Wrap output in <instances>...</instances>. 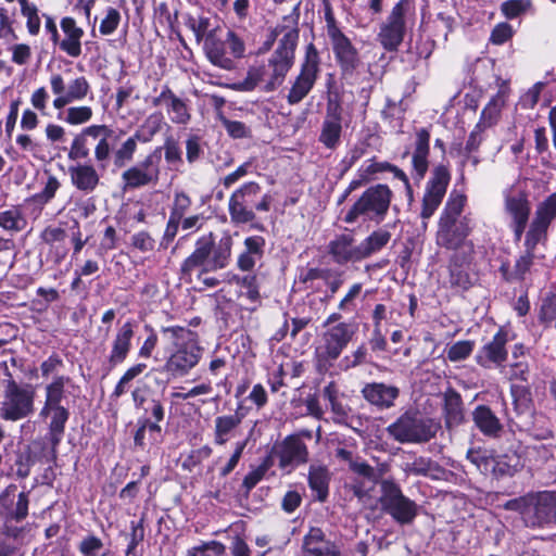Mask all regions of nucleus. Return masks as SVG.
<instances>
[{"instance_id":"1","label":"nucleus","mask_w":556,"mask_h":556,"mask_svg":"<svg viewBox=\"0 0 556 556\" xmlns=\"http://www.w3.org/2000/svg\"><path fill=\"white\" fill-rule=\"evenodd\" d=\"M164 125L160 112L148 115L139 128L117 148L118 135L105 124H92L84 127L71 142L67 157L71 161L87 159L91 151L93 161L100 168L108 169L111 162L121 168L130 164L138 151V143L150 142Z\"/></svg>"},{"instance_id":"2","label":"nucleus","mask_w":556,"mask_h":556,"mask_svg":"<svg viewBox=\"0 0 556 556\" xmlns=\"http://www.w3.org/2000/svg\"><path fill=\"white\" fill-rule=\"evenodd\" d=\"M298 39V30H288L279 40L266 64H255L249 67L245 78L239 84V89L252 91L262 83L264 84L263 89L267 92L280 87L293 65Z\"/></svg>"},{"instance_id":"3","label":"nucleus","mask_w":556,"mask_h":556,"mask_svg":"<svg viewBox=\"0 0 556 556\" xmlns=\"http://www.w3.org/2000/svg\"><path fill=\"white\" fill-rule=\"evenodd\" d=\"M162 341L168 353L162 371L169 379L187 376L200 362L202 348L195 332L186 327L169 326L161 328Z\"/></svg>"},{"instance_id":"4","label":"nucleus","mask_w":556,"mask_h":556,"mask_svg":"<svg viewBox=\"0 0 556 556\" xmlns=\"http://www.w3.org/2000/svg\"><path fill=\"white\" fill-rule=\"evenodd\" d=\"M232 239L229 235L217 242L213 235L200 237L195 241L193 252L182 262L180 271L184 277L197 273L198 279L203 275L226 268L230 264Z\"/></svg>"},{"instance_id":"5","label":"nucleus","mask_w":556,"mask_h":556,"mask_svg":"<svg viewBox=\"0 0 556 556\" xmlns=\"http://www.w3.org/2000/svg\"><path fill=\"white\" fill-rule=\"evenodd\" d=\"M467 202V197L453 190L444 205L439 219L437 231V244L448 250L457 251L468 245L466 238L471 231V218L468 215L462 216Z\"/></svg>"},{"instance_id":"6","label":"nucleus","mask_w":556,"mask_h":556,"mask_svg":"<svg viewBox=\"0 0 556 556\" xmlns=\"http://www.w3.org/2000/svg\"><path fill=\"white\" fill-rule=\"evenodd\" d=\"M391 189L383 184L367 188L344 216V222L353 224L359 218L380 224L384 220L392 201Z\"/></svg>"},{"instance_id":"7","label":"nucleus","mask_w":556,"mask_h":556,"mask_svg":"<svg viewBox=\"0 0 556 556\" xmlns=\"http://www.w3.org/2000/svg\"><path fill=\"white\" fill-rule=\"evenodd\" d=\"M4 384L0 403V418L7 421H17L34 413L36 391L31 384H18L10 374Z\"/></svg>"},{"instance_id":"8","label":"nucleus","mask_w":556,"mask_h":556,"mask_svg":"<svg viewBox=\"0 0 556 556\" xmlns=\"http://www.w3.org/2000/svg\"><path fill=\"white\" fill-rule=\"evenodd\" d=\"M379 503L382 511L389 515L399 525H410L418 515V505L404 495L400 484L393 479L379 481Z\"/></svg>"},{"instance_id":"9","label":"nucleus","mask_w":556,"mask_h":556,"mask_svg":"<svg viewBox=\"0 0 556 556\" xmlns=\"http://www.w3.org/2000/svg\"><path fill=\"white\" fill-rule=\"evenodd\" d=\"M439 429L440 425L431 418L405 413L387 431L400 443H424L434 438Z\"/></svg>"},{"instance_id":"10","label":"nucleus","mask_w":556,"mask_h":556,"mask_svg":"<svg viewBox=\"0 0 556 556\" xmlns=\"http://www.w3.org/2000/svg\"><path fill=\"white\" fill-rule=\"evenodd\" d=\"M414 7L412 0H399L380 25L377 40L387 51H396L406 33L407 16Z\"/></svg>"},{"instance_id":"11","label":"nucleus","mask_w":556,"mask_h":556,"mask_svg":"<svg viewBox=\"0 0 556 556\" xmlns=\"http://www.w3.org/2000/svg\"><path fill=\"white\" fill-rule=\"evenodd\" d=\"M161 175V148H155L146 157L122 173L124 190L155 186Z\"/></svg>"},{"instance_id":"12","label":"nucleus","mask_w":556,"mask_h":556,"mask_svg":"<svg viewBox=\"0 0 556 556\" xmlns=\"http://www.w3.org/2000/svg\"><path fill=\"white\" fill-rule=\"evenodd\" d=\"M53 99V108L62 110L66 105L80 102L91 93V86L85 76H77L65 81L64 77L59 73H53L49 78Z\"/></svg>"},{"instance_id":"13","label":"nucleus","mask_w":556,"mask_h":556,"mask_svg":"<svg viewBox=\"0 0 556 556\" xmlns=\"http://www.w3.org/2000/svg\"><path fill=\"white\" fill-rule=\"evenodd\" d=\"M319 54L313 43L306 47L305 59L301 65L300 74L294 79L287 101L289 104L301 102L313 89L319 73Z\"/></svg>"},{"instance_id":"14","label":"nucleus","mask_w":556,"mask_h":556,"mask_svg":"<svg viewBox=\"0 0 556 556\" xmlns=\"http://www.w3.org/2000/svg\"><path fill=\"white\" fill-rule=\"evenodd\" d=\"M355 333V327L349 323H339L330 326L320 338L316 349L317 355L323 362H333L339 358L342 351L351 342Z\"/></svg>"},{"instance_id":"15","label":"nucleus","mask_w":556,"mask_h":556,"mask_svg":"<svg viewBox=\"0 0 556 556\" xmlns=\"http://www.w3.org/2000/svg\"><path fill=\"white\" fill-rule=\"evenodd\" d=\"M261 193V186L249 181L236 189L229 198L228 212L233 224H247L255 219L253 203Z\"/></svg>"},{"instance_id":"16","label":"nucleus","mask_w":556,"mask_h":556,"mask_svg":"<svg viewBox=\"0 0 556 556\" xmlns=\"http://www.w3.org/2000/svg\"><path fill=\"white\" fill-rule=\"evenodd\" d=\"M450 180L451 174L445 165L440 164L433 168L431 177L427 181L422 198V207L420 212L422 219L430 218L440 206L446 193Z\"/></svg>"},{"instance_id":"17","label":"nucleus","mask_w":556,"mask_h":556,"mask_svg":"<svg viewBox=\"0 0 556 556\" xmlns=\"http://www.w3.org/2000/svg\"><path fill=\"white\" fill-rule=\"evenodd\" d=\"M523 521L528 527L556 522V493L546 491L530 497L523 509Z\"/></svg>"},{"instance_id":"18","label":"nucleus","mask_w":556,"mask_h":556,"mask_svg":"<svg viewBox=\"0 0 556 556\" xmlns=\"http://www.w3.org/2000/svg\"><path fill=\"white\" fill-rule=\"evenodd\" d=\"M274 455L278 458L281 469L292 470L298 466L307 463L308 450L299 435H287L274 447Z\"/></svg>"},{"instance_id":"19","label":"nucleus","mask_w":556,"mask_h":556,"mask_svg":"<svg viewBox=\"0 0 556 556\" xmlns=\"http://www.w3.org/2000/svg\"><path fill=\"white\" fill-rule=\"evenodd\" d=\"M341 135L342 108L338 101L329 99L318 140L327 149L334 150L341 143Z\"/></svg>"},{"instance_id":"20","label":"nucleus","mask_w":556,"mask_h":556,"mask_svg":"<svg viewBox=\"0 0 556 556\" xmlns=\"http://www.w3.org/2000/svg\"><path fill=\"white\" fill-rule=\"evenodd\" d=\"M327 252L333 263L346 265L349 263L361 262L359 243L353 231H345L336 235L327 245Z\"/></svg>"},{"instance_id":"21","label":"nucleus","mask_w":556,"mask_h":556,"mask_svg":"<svg viewBox=\"0 0 556 556\" xmlns=\"http://www.w3.org/2000/svg\"><path fill=\"white\" fill-rule=\"evenodd\" d=\"M99 169L103 170L96 161L94 165L85 162L68 166L67 174L71 185L84 194L93 193L101 184Z\"/></svg>"},{"instance_id":"22","label":"nucleus","mask_w":556,"mask_h":556,"mask_svg":"<svg viewBox=\"0 0 556 556\" xmlns=\"http://www.w3.org/2000/svg\"><path fill=\"white\" fill-rule=\"evenodd\" d=\"M153 106H165L173 124L187 125L191 119L190 109L185 100L177 97L167 86H163L160 94L152 100Z\"/></svg>"},{"instance_id":"23","label":"nucleus","mask_w":556,"mask_h":556,"mask_svg":"<svg viewBox=\"0 0 556 556\" xmlns=\"http://www.w3.org/2000/svg\"><path fill=\"white\" fill-rule=\"evenodd\" d=\"M135 326L134 320H127L117 328L108 355V363L111 367L123 364L128 357L132 346Z\"/></svg>"},{"instance_id":"24","label":"nucleus","mask_w":556,"mask_h":556,"mask_svg":"<svg viewBox=\"0 0 556 556\" xmlns=\"http://www.w3.org/2000/svg\"><path fill=\"white\" fill-rule=\"evenodd\" d=\"M506 332L500 330L494 334L492 340L484 344L476 355L478 365L484 368L500 367L507 358Z\"/></svg>"},{"instance_id":"25","label":"nucleus","mask_w":556,"mask_h":556,"mask_svg":"<svg viewBox=\"0 0 556 556\" xmlns=\"http://www.w3.org/2000/svg\"><path fill=\"white\" fill-rule=\"evenodd\" d=\"M329 39L340 68L344 74H352L361 63L357 49L343 33Z\"/></svg>"},{"instance_id":"26","label":"nucleus","mask_w":556,"mask_h":556,"mask_svg":"<svg viewBox=\"0 0 556 556\" xmlns=\"http://www.w3.org/2000/svg\"><path fill=\"white\" fill-rule=\"evenodd\" d=\"M303 556H340L338 545L327 539L319 528H311L305 534L302 545Z\"/></svg>"},{"instance_id":"27","label":"nucleus","mask_w":556,"mask_h":556,"mask_svg":"<svg viewBox=\"0 0 556 556\" xmlns=\"http://www.w3.org/2000/svg\"><path fill=\"white\" fill-rule=\"evenodd\" d=\"M266 240L264 237L249 236L243 241V248L237 256V267L242 271H251L265 254Z\"/></svg>"},{"instance_id":"28","label":"nucleus","mask_w":556,"mask_h":556,"mask_svg":"<svg viewBox=\"0 0 556 556\" xmlns=\"http://www.w3.org/2000/svg\"><path fill=\"white\" fill-rule=\"evenodd\" d=\"M64 33V38L59 40L58 47L71 58H78L81 54V38L84 29L77 26L76 21L71 16H65L60 23Z\"/></svg>"},{"instance_id":"29","label":"nucleus","mask_w":556,"mask_h":556,"mask_svg":"<svg viewBox=\"0 0 556 556\" xmlns=\"http://www.w3.org/2000/svg\"><path fill=\"white\" fill-rule=\"evenodd\" d=\"M429 140L430 134L426 128H421L416 132L415 147L412 154V166H413V176L420 180L425 177L428 167V156H429Z\"/></svg>"},{"instance_id":"30","label":"nucleus","mask_w":556,"mask_h":556,"mask_svg":"<svg viewBox=\"0 0 556 556\" xmlns=\"http://www.w3.org/2000/svg\"><path fill=\"white\" fill-rule=\"evenodd\" d=\"M362 393L370 404L380 408H389L393 406L395 399L400 394V390L393 386L374 382L367 383L363 388Z\"/></svg>"},{"instance_id":"31","label":"nucleus","mask_w":556,"mask_h":556,"mask_svg":"<svg viewBox=\"0 0 556 556\" xmlns=\"http://www.w3.org/2000/svg\"><path fill=\"white\" fill-rule=\"evenodd\" d=\"M331 475L327 467L311 465L307 475L308 486L318 502H325L329 495Z\"/></svg>"},{"instance_id":"32","label":"nucleus","mask_w":556,"mask_h":556,"mask_svg":"<svg viewBox=\"0 0 556 556\" xmlns=\"http://www.w3.org/2000/svg\"><path fill=\"white\" fill-rule=\"evenodd\" d=\"M475 425L486 437L496 438L502 431L500 419L485 405H479L472 413Z\"/></svg>"},{"instance_id":"33","label":"nucleus","mask_w":556,"mask_h":556,"mask_svg":"<svg viewBox=\"0 0 556 556\" xmlns=\"http://www.w3.org/2000/svg\"><path fill=\"white\" fill-rule=\"evenodd\" d=\"M505 211L513 220H528L530 204L527 194L519 190H508L505 193Z\"/></svg>"},{"instance_id":"34","label":"nucleus","mask_w":556,"mask_h":556,"mask_svg":"<svg viewBox=\"0 0 556 556\" xmlns=\"http://www.w3.org/2000/svg\"><path fill=\"white\" fill-rule=\"evenodd\" d=\"M42 416L50 417L51 419L49 425V435L52 448L54 451L63 438L65 424L68 420L70 412L64 406H58L49 408L47 415Z\"/></svg>"},{"instance_id":"35","label":"nucleus","mask_w":556,"mask_h":556,"mask_svg":"<svg viewBox=\"0 0 556 556\" xmlns=\"http://www.w3.org/2000/svg\"><path fill=\"white\" fill-rule=\"evenodd\" d=\"M60 187L61 182L59 178L54 175H49L42 190L25 201L26 204L34 205L35 218L40 215L43 206L55 197Z\"/></svg>"},{"instance_id":"36","label":"nucleus","mask_w":556,"mask_h":556,"mask_svg":"<svg viewBox=\"0 0 556 556\" xmlns=\"http://www.w3.org/2000/svg\"><path fill=\"white\" fill-rule=\"evenodd\" d=\"M391 233L386 229H377L359 242L361 258L366 260L380 252L390 241Z\"/></svg>"},{"instance_id":"37","label":"nucleus","mask_w":556,"mask_h":556,"mask_svg":"<svg viewBox=\"0 0 556 556\" xmlns=\"http://www.w3.org/2000/svg\"><path fill=\"white\" fill-rule=\"evenodd\" d=\"M241 418L238 415H224L215 418L214 443L226 444L231 438L232 431L240 425Z\"/></svg>"},{"instance_id":"38","label":"nucleus","mask_w":556,"mask_h":556,"mask_svg":"<svg viewBox=\"0 0 556 556\" xmlns=\"http://www.w3.org/2000/svg\"><path fill=\"white\" fill-rule=\"evenodd\" d=\"M225 46V40L223 41L216 38H207L205 41V52L208 60L214 65L224 70H231L233 62L226 55Z\"/></svg>"},{"instance_id":"39","label":"nucleus","mask_w":556,"mask_h":556,"mask_svg":"<svg viewBox=\"0 0 556 556\" xmlns=\"http://www.w3.org/2000/svg\"><path fill=\"white\" fill-rule=\"evenodd\" d=\"M68 378L59 376L46 387V401L40 415H47L49 408L62 406L61 401L64 397V387Z\"/></svg>"},{"instance_id":"40","label":"nucleus","mask_w":556,"mask_h":556,"mask_svg":"<svg viewBox=\"0 0 556 556\" xmlns=\"http://www.w3.org/2000/svg\"><path fill=\"white\" fill-rule=\"evenodd\" d=\"M467 258L459 262V256L454 254L450 264V283L452 287L467 290L471 287L472 281L468 271L464 268Z\"/></svg>"},{"instance_id":"41","label":"nucleus","mask_w":556,"mask_h":556,"mask_svg":"<svg viewBox=\"0 0 556 556\" xmlns=\"http://www.w3.org/2000/svg\"><path fill=\"white\" fill-rule=\"evenodd\" d=\"M523 467L518 456H497L493 459L490 475L495 478L511 477Z\"/></svg>"},{"instance_id":"42","label":"nucleus","mask_w":556,"mask_h":556,"mask_svg":"<svg viewBox=\"0 0 556 556\" xmlns=\"http://www.w3.org/2000/svg\"><path fill=\"white\" fill-rule=\"evenodd\" d=\"M150 432V443L156 444L160 442L161 437V426L156 422H151L149 418H144L142 420H139V427L135 433L134 442L136 446H139L141 448L146 447V432Z\"/></svg>"},{"instance_id":"43","label":"nucleus","mask_w":556,"mask_h":556,"mask_svg":"<svg viewBox=\"0 0 556 556\" xmlns=\"http://www.w3.org/2000/svg\"><path fill=\"white\" fill-rule=\"evenodd\" d=\"M27 223L17 207L0 212V227L7 231L18 232L25 229Z\"/></svg>"},{"instance_id":"44","label":"nucleus","mask_w":556,"mask_h":556,"mask_svg":"<svg viewBox=\"0 0 556 556\" xmlns=\"http://www.w3.org/2000/svg\"><path fill=\"white\" fill-rule=\"evenodd\" d=\"M556 218V192L551 194L544 202H542L535 212L534 222L538 223L539 228H548L553 219Z\"/></svg>"},{"instance_id":"45","label":"nucleus","mask_w":556,"mask_h":556,"mask_svg":"<svg viewBox=\"0 0 556 556\" xmlns=\"http://www.w3.org/2000/svg\"><path fill=\"white\" fill-rule=\"evenodd\" d=\"M92 116L93 110L91 106L77 105L66 108L62 119L71 126H78L89 123ZM59 118H61V116H59Z\"/></svg>"},{"instance_id":"46","label":"nucleus","mask_w":556,"mask_h":556,"mask_svg":"<svg viewBox=\"0 0 556 556\" xmlns=\"http://www.w3.org/2000/svg\"><path fill=\"white\" fill-rule=\"evenodd\" d=\"M467 459L476 466L483 475H490L494 456L486 450L470 448L467 452Z\"/></svg>"},{"instance_id":"47","label":"nucleus","mask_w":556,"mask_h":556,"mask_svg":"<svg viewBox=\"0 0 556 556\" xmlns=\"http://www.w3.org/2000/svg\"><path fill=\"white\" fill-rule=\"evenodd\" d=\"M146 368H147V365L143 364V363H138V364H135V365L130 366L124 372V375L121 377L118 382L116 383V386H115V388L113 390L112 396L121 397L123 394H125L128 391V389H129L130 382L135 378L140 376L146 370Z\"/></svg>"},{"instance_id":"48","label":"nucleus","mask_w":556,"mask_h":556,"mask_svg":"<svg viewBox=\"0 0 556 556\" xmlns=\"http://www.w3.org/2000/svg\"><path fill=\"white\" fill-rule=\"evenodd\" d=\"M191 200L186 193L178 192L175 194L174 204L168 220V229L173 226L174 232L177 231L178 224L186 211L189 208Z\"/></svg>"},{"instance_id":"49","label":"nucleus","mask_w":556,"mask_h":556,"mask_svg":"<svg viewBox=\"0 0 556 556\" xmlns=\"http://www.w3.org/2000/svg\"><path fill=\"white\" fill-rule=\"evenodd\" d=\"M475 349V342L471 340H460L446 350V357L452 363H457L467 359Z\"/></svg>"},{"instance_id":"50","label":"nucleus","mask_w":556,"mask_h":556,"mask_svg":"<svg viewBox=\"0 0 556 556\" xmlns=\"http://www.w3.org/2000/svg\"><path fill=\"white\" fill-rule=\"evenodd\" d=\"M21 14L26 20V29L30 36H37L40 33L41 16L37 5L28 2L21 9Z\"/></svg>"},{"instance_id":"51","label":"nucleus","mask_w":556,"mask_h":556,"mask_svg":"<svg viewBox=\"0 0 556 556\" xmlns=\"http://www.w3.org/2000/svg\"><path fill=\"white\" fill-rule=\"evenodd\" d=\"M501 113L500 99L493 98L489 101L485 108L481 112L480 121L477 125L486 129L492 127L498 119Z\"/></svg>"},{"instance_id":"52","label":"nucleus","mask_w":556,"mask_h":556,"mask_svg":"<svg viewBox=\"0 0 556 556\" xmlns=\"http://www.w3.org/2000/svg\"><path fill=\"white\" fill-rule=\"evenodd\" d=\"M187 556H226V547L220 542L211 541L188 549Z\"/></svg>"},{"instance_id":"53","label":"nucleus","mask_w":556,"mask_h":556,"mask_svg":"<svg viewBox=\"0 0 556 556\" xmlns=\"http://www.w3.org/2000/svg\"><path fill=\"white\" fill-rule=\"evenodd\" d=\"M532 5L531 0H507L501 10L505 17L513 20L527 12Z\"/></svg>"},{"instance_id":"54","label":"nucleus","mask_w":556,"mask_h":556,"mask_svg":"<svg viewBox=\"0 0 556 556\" xmlns=\"http://www.w3.org/2000/svg\"><path fill=\"white\" fill-rule=\"evenodd\" d=\"M121 23V13L114 8H108L105 16L101 21L99 31L101 35L108 36L113 34Z\"/></svg>"},{"instance_id":"55","label":"nucleus","mask_w":556,"mask_h":556,"mask_svg":"<svg viewBox=\"0 0 556 556\" xmlns=\"http://www.w3.org/2000/svg\"><path fill=\"white\" fill-rule=\"evenodd\" d=\"M446 422L458 425L463 420V412L460 407V399L458 395L446 399L445 402Z\"/></svg>"},{"instance_id":"56","label":"nucleus","mask_w":556,"mask_h":556,"mask_svg":"<svg viewBox=\"0 0 556 556\" xmlns=\"http://www.w3.org/2000/svg\"><path fill=\"white\" fill-rule=\"evenodd\" d=\"M161 151L164 150V156L168 164L177 166L181 164V150L178 142L173 138H167L163 147H160Z\"/></svg>"},{"instance_id":"57","label":"nucleus","mask_w":556,"mask_h":556,"mask_svg":"<svg viewBox=\"0 0 556 556\" xmlns=\"http://www.w3.org/2000/svg\"><path fill=\"white\" fill-rule=\"evenodd\" d=\"M239 283L245 290L243 295L252 303H257L260 300V289L256 276L247 275L242 277Z\"/></svg>"},{"instance_id":"58","label":"nucleus","mask_w":556,"mask_h":556,"mask_svg":"<svg viewBox=\"0 0 556 556\" xmlns=\"http://www.w3.org/2000/svg\"><path fill=\"white\" fill-rule=\"evenodd\" d=\"M144 329L146 331H148L149 334L141 344V346L139 348L138 356L140 358H150L152 356L154 349L157 345L159 337L151 326L146 325Z\"/></svg>"},{"instance_id":"59","label":"nucleus","mask_w":556,"mask_h":556,"mask_svg":"<svg viewBox=\"0 0 556 556\" xmlns=\"http://www.w3.org/2000/svg\"><path fill=\"white\" fill-rule=\"evenodd\" d=\"M102 547V540L96 535L85 536L78 545V549L84 556H97Z\"/></svg>"},{"instance_id":"60","label":"nucleus","mask_w":556,"mask_h":556,"mask_svg":"<svg viewBox=\"0 0 556 556\" xmlns=\"http://www.w3.org/2000/svg\"><path fill=\"white\" fill-rule=\"evenodd\" d=\"M434 467V463L428 457H417L406 464V471L416 476H427Z\"/></svg>"},{"instance_id":"61","label":"nucleus","mask_w":556,"mask_h":556,"mask_svg":"<svg viewBox=\"0 0 556 556\" xmlns=\"http://www.w3.org/2000/svg\"><path fill=\"white\" fill-rule=\"evenodd\" d=\"M514 35V29L511 27V25H509L508 23H498L497 25H495V27L493 28L492 33H491V36H490V41L493 43V45H503L505 43L507 40H509Z\"/></svg>"},{"instance_id":"62","label":"nucleus","mask_w":556,"mask_h":556,"mask_svg":"<svg viewBox=\"0 0 556 556\" xmlns=\"http://www.w3.org/2000/svg\"><path fill=\"white\" fill-rule=\"evenodd\" d=\"M225 42L230 50V53L236 59H241L245 53L244 41L232 30H229L226 35Z\"/></svg>"},{"instance_id":"63","label":"nucleus","mask_w":556,"mask_h":556,"mask_svg":"<svg viewBox=\"0 0 556 556\" xmlns=\"http://www.w3.org/2000/svg\"><path fill=\"white\" fill-rule=\"evenodd\" d=\"M66 237V230L61 227L49 226L45 228V230L41 232V239L43 240V242L51 247L64 242Z\"/></svg>"},{"instance_id":"64","label":"nucleus","mask_w":556,"mask_h":556,"mask_svg":"<svg viewBox=\"0 0 556 556\" xmlns=\"http://www.w3.org/2000/svg\"><path fill=\"white\" fill-rule=\"evenodd\" d=\"M15 141L22 151L30 153L34 157H39L41 144L33 139L31 136L20 134L17 135Z\"/></svg>"}]
</instances>
